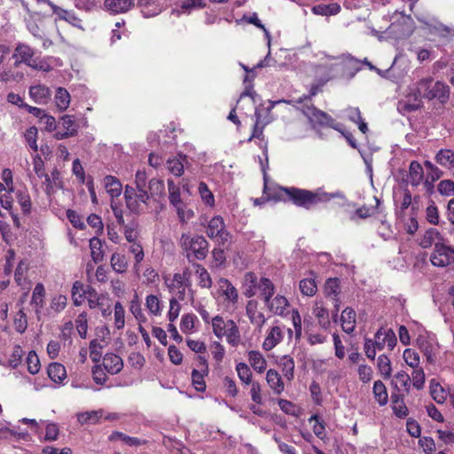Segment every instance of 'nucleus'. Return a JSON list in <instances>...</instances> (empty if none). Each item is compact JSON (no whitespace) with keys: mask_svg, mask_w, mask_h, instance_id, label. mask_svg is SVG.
Masks as SVG:
<instances>
[{"mask_svg":"<svg viewBox=\"0 0 454 454\" xmlns=\"http://www.w3.org/2000/svg\"><path fill=\"white\" fill-rule=\"evenodd\" d=\"M266 381L271 390L277 395H280L285 389V384L281 375L276 370L270 369L267 372Z\"/></svg>","mask_w":454,"mask_h":454,"instance_id":"obj_23","label":"nucleus"},{"mask_svg":"<svg viewBox=\"0 0 454 454\" xmlns=\"http://www.w3.org/2000/svg\"><path fill=\"white\" fill-rule=\"evenodd\" d=\"M341 327L344 332L351 333L356 327V312L351 308H346L340 316Z\"/></svg>","mask_w":454,"mask_h":454,"instance_id":"obj_27","label":"nucleus"},{"mask_svg":"<svg viewBox=\"0 0 454 454\" xmlns=\"http://www.w3.org/2000/svg\"><path fill=\"white\" fill-rule=\"evenodd\" d=\"M196 273L199 276V285L202 288H210L212 286V278L208 271L201 265L196 266Z\"/></svg>","mask_w":454,"mask_h":454,"instance_id":"obj_52","label":"nucleus"},{"mask_svg":"<svg viewBox=\"0 0 454 454\" xmlns=\"http://www.w3.org/2000/svg\"><path fill=\"white\" fill-rule=\"evenodd\" d=\"M431 396L438 403H443L447 398V393L439 384L431 385Z\"/></svg>","mask_w":454,"mask_h":454,"instance_id":"obj_64","label":"nucleus"},{"mask_svg":"<svg viewBox=\"0 0 454 454\" xmlns=\"http://www.w3.org/2000/svg\"><path fill=\"white\" fill-rule=\"evenodd\" d=\"M437 239H441L439 231L436 229L431 228L425 232L420 239L419 245L423 248H428Z\"/></svg>","mask_w":454,"mask_h":454,"instance_id":"obj_50","label":"nucleus"},{"mask_svg":"<svg viewBox=\"0 0 454 454\" xmlns=\"http://www.w3.org/2000/svg\"><path fill=\"white\" fill-rule=\"evenodd\" d=\"M257 277L253 272H247L244 277V286H245V295L247 297H253L256 294V290L258 289Z\"/></svg>","mask_w":454,"mask_h":454,"instance_id":"obj_35","label":"nucleus"},{"mask_svg":"<svg viewBox=\"0 0 454 454\" xmlns=\"http://www.w3.org/2000/svg\"><path fill=\"white\" fill-rule=\"evenodd\" d=\"M300 290L304 295L313 296L317 290V286L313 278H304L300 282Z\"/></svg>","mask_w":454,"mask_h":454,"instance_id":"obj_53","label":"nucleus"},{"mask_svg":"<svg viewBox=\"0 0 454 454\" xmlns=\"http://www.w3.org/2000/svg\"><path fill=\"white\" fill-rule=\"evenodd\" d=\"M104 186L106 192L111 196L112 200L121 194L122 185L120 180L114 176H106L104 178Z\"/></svg>","mask_w":454,"mask_h":454,"instance_id":"obj_25","label":"nucleus"},{"mask_svg":"<svg viewBox=\"0 0 454 454\" xmlns=\"http://www.w3.org/2000/svg\"><path fill=\"white\" fill-rule=\"evenodd\" d=\"M270 312L274 315L284 316L289 306L287 299L283 295H277L270 298L269 301H264Z\"/></svg>","mask_w":454,"mask_h":454,"instance_id":"obj_19","label":"nucleus"},{"mask_svg":"<svg viewBox=\"0 0 454 454\" xmlns=\"http://www.w3.org/2000/svg\"><path fill=\"white\" fill-rule=\"evenodd\" d=\"M34 55V49L27 44L19 43L13 53V58L16 59L14 65L18 66L20 63H25L31 67L36 68L33 59Z\"/></svg>","mask_w":454,"mask_h":454,"instance_id":"obj_15","label":"nucleus"},{"mask_svg":"<svg viewBox=\"0 0 454 454\" xmlns=\"http://www.w3.org/2000/svg\"><path fill=\"white\" fill-rule=\"evenodd\" d=\"M284 192L288 195L289 199L298 207L309 208L318 203L329 201L336 195L327 193L320 189L311 192L304 189L294 187L283 188Z\"/></svg>","mask_w":454,"mask_h":454,"instance_id":"obj_2","label":"nucleus"},{"mask_svg":"<svg viewBox=\"0 0 454 454\" xmlns=\"http://www.w3.org/2000/svg\"><path fill=\"white\" fill-rule=\"evenodd\" d=\"M198 369H194L192 372V384L197 391H204L206 384L204 381V376L208 372L207 362L202 357H198Z\"/></svg>","mask_w":454,"mask_h":454,"instance_id":"obj_14","label":"nucleus"},{"mask_svg":"<svg viewBox=\"0 0 454 454\" xmlns=\"http://www.w3.org/2000/svg\"><path fill=\"white\" fill-rule=\"evenodd\" d=\"M174 207L176 208L178 218L182 223H186L194 215L193 210L188 208L184 203L175 206Z\"/></svg>","mask_w":454,"mask_h":454,"instance_id":"obj_58","label":"nucleus"},{"mask_svg":"<svg viewBox=\"0 0 454 454\" xmlns=\"http://www.w3.org/2000/svg\"><path fill=\"white\" fill-rule=\"evenodd\" d=\"M403 356L405 363L411 368L419 367V356L415 350L411 348H406L403 351Z\"/></svg>","mask_w":454,"mask_h":454,"instance_id":"obj_59","label":"nucleus"},{"mask_svg":"<svg viewBox=\"0 0 454 454\" xmlns=\"http://www.w3.org/2000/svg\"><path fill=\"white\" fill-rule=\"evenodd\" d=\"M246 314L249 318L250 323L261 331L266 323V317L263 312L258 309V302L256 301L250 300L247 301L246 306Z\"/></svg>","mask_w":454,"mask_h":454,"instance_id":"obj_13","label":"nucleus"},{"mask_svg":"<svg viewBox=\"0 0 454 454\" xmlns=\"http://www.w3.org/2000/svg\"><path fill=\"white\" fill-rule=\"evenodd\" d=\"M103 413L102 410L85 411L79 413L77 419L82 425L87 423L96 424L103 417Z\"/></svg>","mask_w":454,"mask_h":454,"instance_id":"obj_41","label":"nucleus"},{"mask_svg":"<svg viewBox=\"0 0 454 454\" xmlns=\"http://www.w3.org/2000/svg\"><path fill=\"white\" fill-rule=\"evenodd\" d=\"M110 264L116 273H125L128 270L129 262L124 254L120 253H114L110 259Z\"/></svg>","mask_w":454,"mask_h":454,"instance_id":"obj_32","label":"nucleus"},{"mask_svg":"<svg viewBox=\"0 0 454 454\" xmlns=\"http://www.w3.org/2000/svg\"><path fill=\"white\" fill-rule=\"evenodd\" d=\"M168 200L169 203L175 207L183 203L181 199L180 188L172 179L168 180Z\"/></svg>","mask_w":454,"mask_h":454,"instance_id":"obj_46","label":"nucleus"},{"mask_svg":"<svg viewBox=\"0 0 454 454\" xmlns=\"http://www.w3.org/2000/svg\"><path fill=\"white\" fill-rule=\"evenodd\" d=\"M284 339V333L282 327L279 325L272 326L262 343V348L266 351L273 349L278 344H279Z\"/></svg>","mask_w":454,"mask_h":454,"instance_id":"obj_18","label":"nucleus"},{"mask_svg":"<svg viewBox=\"0 0 454 454\" xmlns=\"http://www.w3.org/2000/svg\"><path fill=\"white\" fill-rule=\"evenodd\" d=\"M145 306L149 312L157 317L162 312V306L160 299L154 294H149L145 298Z\"/></svg>","mask_w":454,"mask_h":454,"instance_id":"obj_45","label":"nucleus"},{"mask_svg":"<svg viewBox=\"0 0 454 454\" xmlns=\"http://www.w3.org/2000/svg\"><path fill=\"white\" fill-rule=\"evenodd\" d=\"M47 372L54 382H61L67 377L65 366L59 363H51L48 367Z\"/></svg>","mask_w":454,"mask_h":454,"instance_id":"obj_37","label":"nucleus"},{"mask_svg":"<svg viewBox=\"0 0 454 454\" xmlns=\"http://www.w3.org/2000/svg\"><path fill=\"white\" fill-rule=\"evenodd\" d=\"M406 98L407 101L401 103V106L408 112L419 109L421 106L422 98L435 99L444 105L450 98V87L443 82H434L431 77L423 78L417 82L413 89H411Z\"/></svg>","mask_w":454,"mask_h":454,"instance_id":"obj_1","label":"nucleus"},{"mask_svg":"<svg viewBox=\"0 0 454 454\" xmlns=\"http://www.w3.org/2000/svg\"><path fill=\"white\" fill-rule=\"evenodd\" d=\"M248 362L258 373L263 372L267 368V362L263 355L257 350H250L247 353Z\"/></svg>","mask_w":454,"mask_h":454,"instance_id":"obj_26","label":"nucleus"},{"mask_svg":"<svg viewBox=\"0 0 454 454\" xmlns=\"http://www.w3.org/2000/svg\"><path fill=\"white\" fill-rule=\"evenodd\" d=\"M424 178V171L422 166L416 160H413L410 164L409 168V183L412 186H418Z\"/></svg>","mask_w":454,"mask_h":454,"instance_id":"obj_29","label":"nucleus"},{"mask_svg":"<svg viewBox=\"0 0 454 454\" xmlns=\"http://www.w3.org/2000/svg\"><path fill=\"white\" fill-rule=\"evenodd\" d=\"M280 366L284 376L288 380H292L294 376V361L289 356H284L280 359Z\"/></svg>","mask_w":454,"mask_h":454,"instance_id":"obj_47","label":"nucleus"},{"mask_svg":"<svg viewBox=\"0 0 454 454\" xmlns=\"http://www.w3.org/2000/svg\"><path fill=\"white\" fill-rule=\"evenodd\" d=\"M377 367L383 379H389L392 373L391 361L386 355L379 356Z\"/></svg>","mask_w":454,"mask_h":454,"instance_id":"obj_42","label":"nucleus"},{"mask_svg":"<svg viewBox=\"0 0 454 454\" xmlns=\"http://www.w3.org/2000/svg\"><path fill=\"white\" fill-rule=\"evenodd\" d=\"M27 370L31 374H36L40 370V361L35 351H30L27 356Z\"/></svg>","mask_w":454,"mask_h":454,"instance_id":"obj_63","label":"nucleus"},{"mask_svg":"<svg viewBox=\"0 0 454 454\" xmlns=\"http://www.w3.org/2000/svg\"><path fill=\"white\" fill-rule=\"evenodd\" d=\"M14 327L20 333H24L27 327V316L22 308L20 309L14 317Z\"/></svg>","mask_w":454,"mask_h":454,"instance_id":"obj_60","label":"nucleus"},{"mask_svg":"<svg viewBox=\"0 0 454 454\" xmlns=\"http://www.w3.org/2000/svg\"><path fill=\"white\" fill-rule=\"evenodd\" d=\"M207 235L210 239H218L223 243L229 240L230 234L225 230V223L222 216H214L209 221L207 228Z\"/></svg>","mask_w":454,"mask_h":454,"instance_id":"obj_8","label":"nucleus"},{"mask_svg":"<svg viewBox=\"0 0 454 454\" xmlns=\"http://www.w3.org/2000/svg\"><path fill=\"white\" fill-rule=\"evenodd\" d=\"M311 11L316 15H336L340 12V5L337 3H332L328 4H320L313 6Z\"/></svg>","mask_w":454,"mask_h":454,"instance_id":"obj_31","label":"nucleus"},{"mask_svg":"<svg viewBox=\"0 0 454 454\" xmlns=\"http://www.w3.org/2000/svg\"><path fill=\"white\" fill-rule=\"evenodd\" d=\"M92 290L90 286L83 285L81 281H75L73 284L71 295L74 306H80L84 301L85 295H88Z\"/></svg>","mask_w":454,"mask_h":454,"instance_id":"obj_22","label":"nucleus"},{"mask_svg":"<svg viewBox=\"0 0 454 454\" xmlns=\"http://www.w3.org/2000/svg\"><path fill=\"white\" fill-rule=\"evenodd\" d=\"M184 280V274L180 273H176L171 279L166 278L165 283L172 294L171 299H176V301L184 300L187 287Z\"/></svg>","mask_w":454,"mask_h":454,"instance_id":"obj_9","label":"nucleus"},{"mask_svg":"<svg viewBox=\"0 0 454 454\" xmlns=\"http://www.w3.org/2000/svg\"><path fill=\"white\" fill-rule=\"evenodd\" d=\"M71 101V97L67 90L63 87H59L55 94V104L59 111H65L68 108Z\"/></svg>","mask_w":454,"mask_h":454,"instance_id":"obj_33","label":"nucleus"},{"mask_svg":"<svg viewBox=\"0 0 454 454\" xmlns=\"http://www.w3.org/2000/svg\"><path fill=\"white\" fill-rule=\"evenodd\" d=\"M149 195L151 197H164L165 184L163 180L158 178H152L148 184Z\"/></svg>","mask_w":454,"mask_h":454,"instance_id":"obj_44","label":"nucleus"},{"mask_svg":"<svg viewBox=\"0 0 454 454\" xmlns=\"http://www.w3.org/2000/svg\"><path fill=\"white\" fill-rule=\"evenodd\" d=\"M61 126L66 132H73L74 137L78 133V125L75 122L73 115H63L60 119Z\"/></svg>","mask_w":454,"mask_h":454,"instance_id":"obj_55","label":"nucleus"},{"mask_svg":"<svg viewBox=\"0 0 454 454\" xmlns=\"http://www.w3.org/2000/svg\"><path fill=\"white\" fill-rule=\"evenodd\" d=\"M411 377L403 371L398 372L395 374L392 380V385L399 392L404 390L409 393L411 388Z\"/></svg>","mask_w":454,"mask_h":454,"instance_id":"obj_30","label":"nucleus"},{"mask_svg":"<svg viewBox=\"0 0 454 454\" xmlns=\"http://www.w3.org/2000/svg\"><path fill=\"white\" fill-rule=\"evenodd\" d=\"M186 160L185 156L179 155L167 161V167L170 173L176 176H181L184 173V161Z\"/></svg>","mask_w":454,"mask_h":454,"instance_id":"obj_38","label":"nucleus"},{"mask_svg":"<svg viewBox=\"0 0 454 454\" xmlns=\"http://www.w3.org/2000/svg\"><path fill=\"white\" fill-rule=\"evenodd\" d=\"M236 371H237L239 380L243 383H245L247 385H249L250 383H252V372L247 364H245V363L237 364Z\"/></svg>","mask_w":454,"mask_h":454,"instance_id":"obj_51","label":"nucleus"},{"mask_svg":"<svg viewBox=\"0 0 454 454\" xmlns=\"http://www.w3.org/2000/svg\"><path fill=\"white\" fill-rule=\"evenodd\" d=\"M435 161L443 168H454V151L450 149H441L434 157Z\"/></svg>","mask_w":454,"mask_h":454,"instance_id":"obj_28","label":"nucleus"},{"mask_svg":"<svg viewBox=\"0 0 454 454\" xmlns=\"http://www.w3.org/2000/svg\"><path fill=\"white\" fill-rule=\"evenodd\" d=\"M180 246L187 252V258L203 260L208 253V242L202 236L183 233L180 238Z\"/></svg>","mask_w":454,"mask_h":454,"instance_id":"obj_3","label":"nucleus"},{"mask_svg":"<svg viewBox=\"0 0 454 454\" xmlns=\"http://www.w3.org/2000/svg\"><path fill=\"white\" fill-rule=\"evenodd\" d=\"M340 291L339 281L337 278H330L326 281L325 285V293L326 297L332 298L333 302H336V300L339 293Z\"/></svg>","mask_w":454,"mask_h":454,"instance_id":"obj_48","label":"nucleus"},{"mask_svg":"<svg viewBox=\"0 0 454 454\" xmlns=\"http://www.w3.org/2000/svg\"><path fill=\"white\" fill-rule=\"evenodd\" d=\"M114 325L117 329H122L125 325V310L120 301L114 304Z\"/></svg>","mask_w":454,"mask_h":454,"instance_id":"obj_56","label":"nucleus"},{"mask_svg":"<svg viewBox=\"0 0 454 454\" xmlns=\"http://www.w3.org/2000/svg\"><path fill=\"white\" fill-rule=\"evenodd\" d=\"M45 289L42 283H37L33 290L31 304L35 307V312L39 317L44 304Z\"/></svg>","mask_w":454,"mask_h":454,"instance_id":"obj_24","label":"nucleus"},{"mask_svg":"<svg viewBox=\"0 0 454 454\" xmlns=\"http://www.w3.org/2000/svg\"><path fill=\"white\" fill-rule=\"evenodd\" d=\"M395 20L387 28L388 34L399 39L410 35L412 32V19L402 12H395L392 16Z\"/></svg>","mask_w":454,"mask_h":454,"instance_id":"obj_6","label":"nucleus"},{"mask_svg":"<svg viewBox=\"0 0 454 454\" xmlns=\"http://www.w3.org/2000/svg\"><path fill=\"white\" fill-rule=\"evenodd\" d=\"M135 6L134 0H105L104 10L113 13H124Z\"/></svg>","mask_w":454,"mask_h":454,"instance_id":"obj_17","label":"nucleus"},{"mask_svg":"<svg viewBox=\"0 0 454 454\" xmlns=\"http://www.w3.org/2000/svg\"><path fill=\"white\" fill-rule=\"evenodd\" d=\"M303 114L309 119V122L313 125L328 126L335 130L340 131L341 124L335 122V121L325 112L316 108L312 104H303L299 106Z\"/></svg>","mask_w":454,"mask_h":454,"instance_id":"obj_4","label":"nucleus"},{"mask_svg":"<svg viewBox=\"0 0 454 454\" xmlns=\"http://www.w3.org/2000/svg\"><path fill=\"white\" fill-rule=\"evenodd\" d=\"M218 294L224 297V302L234 306L238 302L239 294L236 287L226 278L218 281Z\"/></svg>","mask_w":454,"mask_h":454,"instance_id":"obj_16","label":"nucleus"},{"mask_svg":"<svg viewBox=\"0 0 454 454\" xmlns=\"http://www.w3.org/2000/svg\"><path fill=\"white\" fill-rule=\"evenodd\" d=\"M124 200L126 207L130 213L139 215L143 210V205L150 200L148 191H137L133 186L127 184L124 188Z\"/></svg>","mask_w":454,"mask_h":454,"instance_id":"obj_5","label":"nucleus"},{"mask_svg":"<svg viewBox=\"0 0 454 454\" xmlns=\"http://www.w3.org/2000/svg\"><path fill=\"white\" fill-rule=\"evenodd\" d=\"M313 315L317 318L322 328L327 329L330 326L328 310L321 302H317L313 308Z\"/></svg>","mask_w":454,"mask_h":454,"instance_id":"obj_34","label":"nucleus"},{"mask_svg":"<svg viewBox=\"0 0 454 454\" xmlns=\"http://www.w3.org/2000/svg\"><path fill=\"white\" fill-rule=\"evenodd\" d=\"M200 196L202 201L213 207L215 206V197L212 192L208 189L207 185L204 182H200L198 188Z\"/></svg>","mask_w":454,"mask_h":454,"instance_id":"obj_49","label":"nucleus"},{"mask_svg":"<svg viewBox=\"0 0 454 454\" xmlns=\"http://www.w3.org/2000/svg\"><path fill=\"white\" fill-rule=\"evenodd\" d=\"M24 78L21 72H14L11 69L4 70L0 73V81L3 82H20Z\"/></svg>","mask_w":454,"mask_h":454,"instance_id":"obj_61","label":"nucleus"},{"mask_svg":"<svg viewBox=\"0 0 454 454\" xmlns=\"http://www.w3.org/2000/svg\"><path fill=\"white\" fill-rule=\"evenodd\" d=\"M397 342L395 333L392 329L380 327L374 335L372 343L378 350H382L387 346L389 350H393Z\"/></svg>","mask_w":454,"mask_h":454,"instance_id":"obj_10","label":"nucleus"},{"mask_svg":"<svg viewBox=\"0 0 454 454\" xmlns=\"http://www.w3.org/2000/svg\"><path fill=\"white\" fill-rule=\"evenodd\" d=\"M224 336L226 337L227 341L233 347H236L239 344V342H240L239 330L233 320L227 321L226 334H224Z\"/></svg>","mask_w":454,"mask_h":454,"instance_id":"obj_36","label":"nucleus"},{"mask_svg":"<svg viewBox=\"0 0 454 454\" xmlns=\"http://www.w3.org/2000/svg\"><path fill=\"white\" fill-rule=\"evenodd\" d=\"M272 107L273 105L270 107H267L265 109H255V123L254 126L253 134L248 139L249 141L254 137L260 138L262 137L264 127L272 121L271 117L270 116V113Z\"/></svg>","mask_w":454,"mask_h":454,"instance_id":"obj_12","label":"nucleus"},{"mask_svg":"<svg viewBox=\"0 0 454 454\" xmlns=\"http://www.w3.org/2000/svg\"><path fill=\"white\" fill-rule=\"evenodd\" d=\"M44 1L50 5L52 12L58 17L59 20H65L70 25L79 29L84 30L82 20L74 13V11L61 8L53 4L52 2H51L50 0Z\"/></svg>","mask_w":454,"mask_h":454,"instance_id":"obj_11","label":"nucleus"},{"mask_svg":"<svg viewBox=\"0 0 454 454\" xmlns=\"http://www.w3.org/2000/svg\"><path fill=\"white\" fill-rule=\"evenodd\" d=\"M17 200L20 204L21 210L24 214L30 213L31 210V200L27 191H19L17 192Z\"/></svg>","mask_w":454,"mask_h":454,"instance_id":"obj_57","label":"nucleus"},{"mask_svg":"<svg viewBox=\"0 0 454 454\" xmlns=\"http://www.w3.org/2000/svg\"><path fill=\"white\" fill-rule=\"evenodd\" d=\"M129 251L134 255V270L138 272L140 269V263L144 260L145 253L142 246L137 241L130 242Z\"/></svg>","mask_w":454,"mask_h":454,"instance_id":"obj_40","label":"nucleus"},{"mask_svg":"<svg viewBox=\"0 0 454 454\" xmlns=\"http://www.w3.org/2000/svg\"><path fill=\"white\" fill-rule=\"evenodd\" d=\"M258 290L261 292L263 301H269V299L274 294L275 287L270 279L262 278L258 284Z\"/></svg>","mask_w":454,"mask_h":454,"instance_id":"obj_39","label":"nucleus"},{"mask_svg":"<svg viewBox=\"0 0 454 454\" xmlns=\"http://www.w3.org/2000/svg\"><path fill=\"white\" fill-rule=\"evenodd\" d=\"M29 96L36 104H47L51 97V90L45 85L38 84L29 88Z\"/></svg>","mask_w":454,"mask_h":454,"instance_id":"obj_20","label":"nucleus"},{"mask_svg":"<svg viewBox=\"0 0 454 454\" xmlns=\"http://www.w3.org/2000/svg\"><path fill=\"white\" fill-rule=\"evenodd\" d=\"M373 395L376 401L380 405L387 404L388 401V395L387 392V388L382 381L376 380L373 384Z\"/></svg>","mask_w":454,"mask_h":454,"instance_id":"obj_43","label":"nucleus"},{"mask_svg":"<svg viewBox=\"0 0 454 454\" xmlns=\"http://www.w3.org/2000/svg\"><path fill=\"white\" fill-rule=\"evenodd\" d=\"M75 326L80 337L85 339L88 329L87 314L85 312L78 315L77 318L75 319Z\"/></svg>","mask_w":454,"mask_h":454,"instance_id":"obj_62","label":"nucleus"},{"mask_svg":"<svg viewBox=\"0 0 454 454\" xmlns=\"http://www.w3.org/2000/svg\"><path fill=\"white\" fill-rule=\"evenodd\" d=\"M430 262L435 267L444 268L454 262V247L442 242L434 243Z\"/></svg>","mask_w":454,"mask_h":454,"instance_id":"obj_7","label":"nucleus"},{"mask_svg":"<svg viewBox=\"0 0 454 454\" xmlns=\"http://www.w3.org/2000/svg\"><path fill=\"white\" fill-rule=\"evenodd\" d=\"M212 328L214 334L218 338H222L226 334L227 322L221 317L216 316L212 319Z\"/></svg>","mask_w":454,"mask_h":454,"instance_id":"obj_54","label":"nucleus"},{"mask_svg":"<svg viewBox=\"0 0 454 454\" xmlns=\"http://www.w3.org/2000/svg\"><path fill=\"white\" fill-rule=\"evenodd\" d=\"M103 365L107 372L114 375L119 373L122 370L123 362L121 356L113 353H108L106 354L103 358Z\"/></svg>","mask_w":454,"mask_h":454,"instance_id":"obj_21","label":"nucleus"}]
</instances>
